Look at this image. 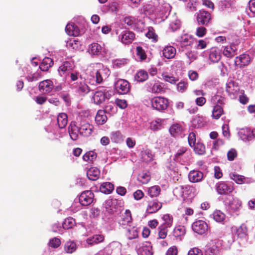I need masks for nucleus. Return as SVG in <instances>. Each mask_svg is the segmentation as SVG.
Listing matches in <instances>:
<instances>
[{"instance_id":"1","label":"nucleus","mask_w":255,"mask_h":255,"mask_svg":"<svg viewBox=\"0 0 255 255\" xmlns=\"http://www.w3.org/2000/svg\"><path fill=\"white\" fill-rule=\"evenodd\" d=\"M150 102L152 107L159 111L166 110L169 105L168 99L162 97H154Z\"/></svg>"},{"instance_id":"2","label":"nucleus","mask_w":255,"mask_h":255,"mask_svg":"<svg viewBox=\"0 0 255 255\" xmlns=\"http://www.w3.org/2000/svg\"><path fill=\"white\" fill-rule=\"evenodd\" d=\"M147 205L146 211L148 214H153L157 212L162 207V203L157 199H150L147 197L145 198Z\"/></svg>"},{"instance_id":"3","label":"nucleus","mask_w":255,"mask_h":255,"mask_svg":"<svg viewBox=\"0 0 255 255\" xmlns=\"http://www.w3.org/2000/svg\"><path fill=\"white\" fill-rule=\"evenodd\" d=\"M111 92L107 89L96 91L93 96L95 104L99 105L103 103L106 99H109L111 96Z\"/></svg>"},{"instance_id":"4","label":"nucleus","mask_w":255,"mask_h":255,"mask_svg":"<svg viewBox=\"0 0 255 255\" xmlns=\"http://www.w3.org/2000/svg\"><path fill=\"white\" fill-rule=\"evenodd\" d=\"M217 193L220 195H229L234 190V187L231 184L223 181L218 182L215 186Z\"/></svg>"},{"instance_id":"5","label":"nucleus","mask_w":255,"mask_h":255,"mask_svg":"<svg viewBox=\"0 0 255 255\" xmlns=\"http://www.w3.org/2000/svg\"><path fill=\"white\" fill-rule=\"evenodd\" d=\"M240 91L238 84L234 81L230 80L226 84V92L232 99L236 98Z\"/></svg>"},{"instance_id":"6","label":"nucleus","mask_w":255,"mask_h":255,"mask_svg":"<svg viewBox=\"0 0 255 255\" xmlns=\"http://www.w3.org/2000/svg\"><path fill=\"white\" fill-rule=\"evenodd\" d=\"M94 197V194L91 191H84L79 197V203L82 206H88L93 202Z\"/></svg>"},{"instance_id":"7","label":"nucleus","mask_w":255,"mask_h":255,"mask_svg":"<svg viewBox=\"0 0 255 255\" xmlns=\"http://www.w3.org/2000/svg\"><path fill=\"white\" fill-rule=\"evenodd\" d=\"M73 88L80 95H84L90 91V88L85 82V80L80 76L79 82H75Z\"/></svg>"},{"instance_id":"8","label":"nucleus","mask_w":255,"mask_h":255,"mask_svg":"<svg viewBox=\"0 0 255 255\" xmlns=\"http://www.w3.org/2000/svg\"><path fill=\"white\" fill-rule=\"evenodd\" d=\"M196 19L199 24L207 26L211 20V14L207 11L201 10L197 13Z\"/></svg>"},{"instance_id":"9","label":"nucleus","mask_w":255,"mask_h":255,"mask_svg":"<svg viewBox=\"0 0 255 255\" xmlns=\"http://www.w3.org/2000/svg\"><path fill=\"white\" fill-rule=\"evenodd\" d=\"M129 83L124 79H119L115 83V88L120 94H126L129 92Z\"/></svg>"},{"instance_id":"10","label":"nucleus","mask_w":255,"mask_h":255,"mask_svg":"<svg viewBox=\"0 0 255 255\" xmlns=\"http://www.w3.org/2000/svg\"><path fill=\"white\" fill-rule=\"evenodd\" d=\"M192 229L194 232L202 235L208 230V225L206 222L202 220H198L193 223Z\"/></svg>"},{"instance_id":"11","label":"nucleus","mask_w":255,"mask_h":255,"mask_svg":"<svg viewBox=\"0 0 255 255\" xmlns=\"http://www.w3.org/2000/svg\"><path fill=\"white\" fill-rule=\"evenodd\" d=\"M225 104L223 99L218 100L217 104L213 107L212 117L216 120L219 119L224 114L223 106Z\"/></svg>"},{"instance_id":"12","label":"nucleus","mask_w":255,"mask_h":255,"mask_svg":"<svg viewBox=\"0 0 255 255\" xmlns=\"http://www.w3.org/2000/svg\"><path fill=\"white\" fill-rule=\"evenodd\" d=\"M250 62V57L247 54H243L239 56H237L234 60L235 66L240 68L248 66Z\"/></svg>"},{"instance_id":"13","label":"nucleus","mask_w":255,"mask_h":255,"mask_svg":"<svg viewBox=\"0 0 255 255\" xmlns=\"http://www.w3.org/2000/svg\"><path fill=\"white\" fill-rule=\"evenodd\" d=\"M38 88L40 92L43 93H48L53 88V82L50 80L42 81L39 83Z\"/></svg>"},{"instance_id":"14","label":"nucleus","mask_w":255,"mask_h":255,"mask_svg":"<svg viewBox=\"0 0 255 255\" xmlns=\"http://www.w3.org/2000/svg\"><path fill=\"white\" fill-rule=\"evenodd\" d=\"M80 134L85 137L89 136L92 133L94 127L89 123H85L78 128Z\"/></svg>"},{"instance_id":"15","label":"nucleus","mask_w":255,"mask_h":255,"mask_svg":"<svg viewBox=\"0 0 255 255\" xmlns=\"http://www.w3.org/2000/svg\"><path fill=\"white\" fill-rule=\"evenodd\" d=\"M121 36V42L125 44L131 43L135 38V34L130 31H125Z\"/></svg>"},{"instance_id":"16","label":"nucleus","mask_w":255,"mask_h":255,"mask_svg":"<svg viewBox=\"0 0 255 255\" xmlns=\"http://www.w3.org/2000/svg\"><path fill=\"white\" fill-rule=\"evenodd\" d=\"M203 178V173L199 170L190 171L188 174V178L190 182L196 183L201 181Z\"/></svg>"},{"instance_id":"17","label":"nucleus","mask_w":255,"mask_h":255,"mask_svg":"<svg viewBox=\"0 0 255 255\" xmlns=\"http://www.w3.org/2000/svg\"><path fill=\"white\" fill-rule=\"evenodd\" d=\"M176 53V49L171 45L165 46L162 50L163 56L167 59L173 58Z\"/></svg>"},{"instance_id":"18","label":"nucleus","mask_w":255,"mask_h":255,"mask_svg":"<svg viewBox=\"0 0 255 255\" xmlns=\"http://www.w3.org/2000/svg\"><path fill=\"white\" fill-rule=\"evenodd\" d=\"M103 48L98 43L93 42L89 46L88 52L92 55H99L101 54Z\"/></svg>"},{"instance_id":"19","label":"nucleus","mask_w":255,"mask_h":255,"mask_svg":"<svg viewBox=\"0 0 255 255\" xmlns=\"http://www.w3.org/2000/svg\"><path fill=\"white\" fill-rule=\"evenodd\" d=\"M87 175L90 180L96 181L100 177V171L98 168L93 167L87 171Z\"/></svg>"},{"instance_id":"20","label":"nucleus","mask_w":255,"mask_h":255,"mask_svg":"<svg viewBox=\"0 0 255 255\" xmlns=\"http://www.w3.org/2000/svg\"><path fill=\"white\" fill-rule=\"evenodd\" d=\"M105 240V236L103 235L96 234L87 239V243L89 245H94L102 243Z\"/></svg>"},{"instance_id":"21","label":"nucleus","mask_w":255,"mask_h":255,"mask_svg":"<svg viewBox=\"0 0 255 255\" xmlns=\"http://www.w3.org/2000/svg\"><path fill=\"white\" fill-rule=\"evenodd\" d=\"M105 110H99L95 117V122L99 125H104L107 121Z\"/></svg>"},{"instance_id":"22","label":"nucleus","mask_w":255,"mask_h":255,"mask_svg":"<svg viewBox=\"0 0 255 255\" xmlns=\"http://www.w3.org/2000/svg\"><path fill=\"white\" fill-rule=\"evenodd\" d=\"M221 55L219 49L216 47L211 48L209 59L213 63L218 62L221 59Z\"/></svg>"},{"instance_id":"23","label":"nucleus","mask_w":255,"mask_h":255,"mask_svg":"<svg viewBox=\"0 0 255 255\" xmlns=\"http://www.w3.org/2000/svg\"><path fill=\"white\" fill-rule=\"evenodd\" d=\"M236 235L238 238L246 239L248 236V228L247 226L243 224L236 229Z\"/></svg>"},{"instance_id":"24","label":"nucleus","mask_w":255,"mask_h":255,"mask_svg":"<svg viewBox=\"0 0 255 255\" xmlns=\"http://www.w3.org/2000/svg\"><path fill=\"white\" fill-rule=\"evenodd\" d=\"M53 65V62L51 58L45 57L40 64L39 68L42 71H47L49 68Z\"/></svg>"},{"instance_id":"25","label":"nucleus","mask_w":255,"mask_h":255,"mask_svg":"<svg viewBox=\"0 0 255 255\" xmlns=\"http://www.w3.org/2000/svg\"><path fill=\"white\" fill-rule=\"evenodd\" d=\"M65 31L68 35L73 36H77L80 33L78 27L74 24H67L65 27Z\"/></svg>"},{"instance_id":"26","label":"nucleus","mask_w":255,"mask_h":255,"mask_svg":"<svg viewBox=\"0 0 255 255\" xmlns=\"http://www.w3.org/2000/svg\"><path fill=\"white\" fill-rule=\"evenodd\" d=\"M237 49L236 48V45L233 44L230 46L226 47L223 51L224 55L229 58H232L235 55L237 54Z\"/></svg>"},{"instance_id":"27","label":"nucleus","mask_w":255,"mask_h":255,"mask_svg":"<svg viewBox=\"0 0 255 255\" xmlns=\"http://www.w3.org/2000/svg\"><path fill=\"white\" fill-rule=\"evenodd\" d=\"M70 64L68 62H65L59 68L58 71L61 76L67 77V75L71 71Z\"/></svg>"},{"instance_id":"28","label":"nucleus","mask_w":255,"mask_h":255,"mask_svg":"<svg viewBox=\"0 0 255 255\" xmlns=\"http://www.w3.org/2000/svg\"><path fill=\"white\" fill-rule=\"evenodd\" d=\"M69 133L71 139L76 140L78 138L79 128L75 124H70L68 127Z\"/></svg>"},{"instance_id":"29","label":"nucleus","mask_w":255,"mask_h":255,"mask_svg":"<svg viewBox=\"0 0 255 255\" xmlns=\"http://www.w3.org/2000/svg\"><path fill=\"white\" fill-rule=\"evenodd\" d=\"M114 189V186L110 182H105L103 183L100 187V191L106 194H110Z\"/></svg>"},{"instance_id":"30","label":"nucleus","mask_w":255,"mask_h":255,"mask_svg":"<svg viewBox=\"0 0 255 255\" xmlns=\"http://www.w3.org/2000/svg\"><path fill=\"white\" fill-rule=\"evenodd\" d=\"M57 121L59 128H65L68 122L67 115L65 113L59 114L58 116Z\"/></svg>"},{"instance_id":"31","label":"nucleus","mask_w":255,"mask_h":255,"mask_svg":"<svg viewBox=\"0 0 255 255\" xmlns=\"http://www.w3.org/2000/svg\"><path fill=\"white\" fill-rule=\"evenodd\" d=\"M141 157L142 160L145 162H149L153 159V155L149 149H146L141 151Z\"/></svg>"},{"instance_id":"32","label":"nucleus","mask_w":255,"mask_h":255,"mask_svg":"<svg viewBox=\"0 0 255 255\" xmlns=\"http://www.w3.org/2000/svg\"><path fill=\"white\" fill-rule=\"evenodd\" d=\"M77 249L76 243L71 241H67L64 245V250L66 253L72 254Z\"/></svg>"},{"instance_id":"33","label":"nucleus","mask_w":255,"mask_h":255,"mask_svg":"<svg viewBox=\"0 0 255 255\" xmlns=\"http://www.w3.org/2000/svg\"><path fill=\"white\" fill-rule=\"evenodd\" d=\"M148 78L147 72L143 70L138 71L134 76L135 79L139 82H143L146 81Z\"/></svg>"},{"instance_id":"34","label":"nucleus","mask_w":255,"mask_h":255,"mask_svg":"<svg viewBox=\"0 0 255 255\" xmlns=\"http://www.w3.org/2000/svg\"><path fill=\"white\" fill-rule=\"evenodd\" d=\"M182 131L183 128L179 124H174L172 125L169 128L170 134L175 137L181 133Z\"/></svg>"},{"instance_id":"35","label":"nucleus","mask_w":255,"mask_h":255,"mask_svg":"<svg viewBox=\"0 0 255 255\" xmlns=\"http://www.w3.org/2000/svg\"><path fill=\"white\" fill-rule=\"evenodd\" d=\"M150 88L151 91L153 93H158L162 91V86L155 81H150L146 84Z\"/></svg>"},{"instance_id":"36","label":"nucleus","mask_w":255,"mask_h":255,"mask_svg":"<svg viewBox=\"0 0 255 255\" xmlns=\"http://www.w3.org/2000/svg\"><path fill=\"white\" fill-rule=\"evenodd\" d=\"M160 187L158 185H155L148 189L147 194L151 198L156 197L160 194Z\"/></svg>"},{"instance_id":"37","label":"nucleus","mask_w":255,"mask_h":255,"mask_svg":"<svg viewBox=\"0 0 255 255\" xmlns=\"http://www.w3.org/2000/svg\"><path fill=\"white\" fill-rule=\"evenodd\" d=\"M150 179V175L148 172H141L137 176L138 181L144 184L148 183Z\"/></svg>"},{"instance_id":"38","label":"nucleus","mask_w":255,"mask_h":255,"mask_svg":"<svg viewBox=\"0 0 255 255\" xmlns=\"http://www.w3.org/2000/svg\"><path fill=\"white\" fill-rule=\"evenodd\" d=\"M97 157V154L93 151H89L85 153L83 156V159L89 163L93 162L94 160L96 159Z\"/></svg>"},{"instance_id":"39","label":"nucleus","mask_w":255,"mask_h":255,"mask_svg":"<svg viewBox=\"0 0 255 255\" xmlns=\"http://www.w3.org/2000/svg\"><path fill=\"white\" fill-rule=\"evenodd\" d=\"M164 223L161 226L166 228H170L172 226L173 223V217L169 214L164 215L162 217Z\"/></svg>"},{"instance_id":"40","label":"nucleus","mask_w":255,"mask_h":255,"mask_svg":"<svg viewBox=\"0 0 255 255\" xmlns=\"http://www.w3.org/2000/svg\"><path fill=\"white\" fill-rule=\"evenodd\" d=\"M213 219L217 222H222L225 219V214L220 210H216L213 213Z\"/></svg>"},{"instance_id":"41","label":"nucleus","mask_w":255,"mask_h":255,"mask_svg":"<svg viewBox=\"0 0 255 255\" xmlns=\"http://www.w3.org/2000/svg\"><path fill=\"white\" fill-rule=\"evenodd\" d=\"M194 150L196 154L199 155H203L205 152V145L200 142H198L195 144V145L193 146Z\"/></svg>"},{"instance_id":"42","label":"nucleus","mask_w":255,"mask_h":255,"mask_svg":"<svg viewBox=\"0 0 255 255\" xmlns=\"http://www.w3.org/2000/svg\"><path fill=\"white\" fill-rule=\"evenodd\" d=\"M185 233V228L184 226H178L174 228L173 235L175 237L177 238L184 236Z\"/></svg>"},{"instance_id":"43","label":"nucleus","mask_w":255,"mask_h":255,"mask_svg":"<svg viewBox=\"0 0 255 255\" xmlns=\"http://www.w3.org/2000/svg\"><path fill=\"white\" fill-rule=\"evenodd\" d=\"M126 235L129 240H132L138 237V232L136 229L132 227L127 229Z\"/></svg>"},{"instance_id":"44","label":"nucleus","mask_w":255,"mask_h":255,"mask_svg":"<svg viewBox=\"0 0 255 255\" xmlns=\"http://www.w3.org/2000/svg\"><path fill=\"white\" fill-rule=\"evenodd\" d=\"M132 220V219L130 211L129 210H126L121 221V224L125 225L127 224L131 223Z\"/></svg>"},{"instance_id":"45","label":"nucleus","mask_w":255,"mask_h":255,"mask_svg":"<svg viewBox=\"0 0 255 255\" xmlns=\"http://www.w3.org/2000/svg\"><path fill=\"white\" fill-rule=\"evenodd\" d=\"M75 225V221L73 218H68L65 219L62 226L65 229H69L72 228Z\"/></svg>"},{"instance_id":"46","label":"nucleus","mask_w":255,"mask_h":255,"mask_svg":"<svg viewBox=\"0 0 255 255\" xmlns=\"http://www.w3.org/2000/svg\"><path fill=\"white\" fill-rule=\"evenodd\" d=\"M230 177L236 183L239 184H243L246 181V178L242 175L232 173L230 174Z\"/></svg>"},{"instance_id":"47","label":"nucleus","mask_w":255,"mask_h":255,"mask_svg":"<svg viewBox=\"0 0 255 255\" xmlns=\"http://www.w3.org/2000/svg\"><path fill=\"white\" fill-rule=\"evenodd\" d=\"M146 36L149 39H151L152 41L156 42L158 41V35L155 33L154 29L152 27L148 28V31L146 34Z\"/></svg>"},{"instance_id":"48","label":"nucleus","mask_w":255,"mask_h":255,"mask_svg":"<svg viewBox=\"0 0 255 255\" xmlns=\"http://www.w3.org/2000/svg\"><path fill=\"white\" fill-rule=\"evenodd\" d=\"M67 46L73 49H77L80 46V41L78 39L72 38L67 42Z\"/></svg>"},{"instance_id":"49","label":"nucleus","mask_w":255,"mask_h":255,"mask_svg":"<svg viewBox=\"0 0 255 255\" xmlns=\"http://www.w3.org/2000/svg\"><path fill=\"white\" fill-rule=\"evenodd\" d=\"M188 87V82L184 81H181L177 85V91L182 93L185 92L187 90Z\"/></svg>"},{"instance_id":"50","label":"nucleus","mask_w":255,"mask_h":255,"mask_svg":"<svg viewBox=\"0 0 255 255\" xmlns=\"http://www.w3.org/2000/svg\"><path fill=\"white\" fill-rule=\"evenodd\" d=\"M61 244V241L59 239L54 237L52 239L50 240L48 243L49 247L52 248H57L60 246Z\"/></svg>"},{"instance_id":"51","label":"nucleus","mask_w":255,"mask_h":255,"mask_svg":"<svg viewBox=\"0 0 255 255\" xmlns=\"http://www.w3.org/2000/svg\"><path fill=\"white\" fill-rule=\"evenodd\" d=\"M136 55L142 61L145 60L147 56L144 49L140 46H137L136 48Z\"/></svg>"},{"instance_id":"52","label":"nucleus","mask_w":255,"mask_h":255,"mask_svg":"<svg viewBox=\"0 0 255 255\" xmlns=\"http://www.w3.org/2000/svg\"><path fill=\"white\" fill-rule=\"evenodd\" d=\"M151 247L150 246H142L140 249V255H153L151 251Z\"/></svg>"},{"instance_id":"53","label":"nucleus","mask_w":255,"mask_h":255,"mask_svg":"<svg viewBox=\"0 0 255 255\" xmlns=\"http://www.w3.org/2000/svg\"><path fill=\"white\" fill-rule=\"evenodd\" d=\"M161 120L157 119L152 121L150 123V128L153 130H156L158 129L161 125Z\"/></svg>"},{"instance_id":"54","label":"nucleus","mask_w":255,"mask_h":255,"mask_svg":"<svg viewBox=\"0 0 255 255\" xmlns=\"http://www.w3.org/2000/svg\"><path fill=\"white\" fill-rule=\"evenodd\" d=\"M249 98L245 94L244 90H241L239 92V101L240 102L244 105L247 104L249 102Z\"/></svg>"},{"instance_id":"55","label":"nucleus","mask_w":255,"mask_h":255,"mask_svg":"<svg viewBox=\"0 0 255 255\" xmlns=\"http://www.w3.org/2000/svg\"><path fill=\"white\" fill-rule=\"evenodd\" d=\"M217 247L213 246L206 249L205 253L206 255H216L218 253Z\"/></svg>"},{"instance_id":"56","label":"nucleus","mask_w":255,"mask_h":255,"mask_svg":"<svg viewBox=\"0 0 255 255\" xmlns=\"http://www.w3.org/2000/svg\"><path fill=\"white\" fill-rule=\"evenodd\" d=\"M188 141L191 147H193L195 145L196 143V133L195 132H191L189 134Z\"/></svg>"},{"instance_id":"57","label":"nucleus","mask_w":255,"mask_h":255,"mask_svg":"<svg viewBox=\"0 0 255 255\" xmlns=\"http://www.w3.org/2000/svg\"><path fill=\"white\" fill-rule=\"evenodd\" d=\"M123 21L128 26H132L135 24V19L133 17L128 16L124 18Z\"/></svg>"},{"instance_id":"58","label":"nucleus","mask_w":255,"mask_h":255,"mask_svg":"<svg viewBox=\"0 0 255 255\" xmlns=\"http://www.w3.org/2000/svg\"><path fill=\"white\" fill-rule=\"evenodd\" d=\"M162 76L163 79L166 82H168L172 84H175L178 80L177 79L175 78V77L165 74H162Z\"/></svg>"},{"instance_id":"59","label":"nucleus","mask_w":255,"mask_h":255,"mask_svg":"<svg viewBox=\"0 0 255 255\" xmlns=\"http://www.w3.org/2000/svg\"><path fill=\"white\" fill-rule=\"evenodd\" d=\"M180 42L185 46L190 45L192 43V39L187 35H185L181 37Z\"/></svg>"},{"instance_id":"60","label":"nucleus","mask_w":255,"mask_h":255,"mask_svg":"<svg viewBox=\"0 0 255 255\" xmlns=\"http://www.w3.org/2000/svg\"><path fill=\"white\" fill-rule=\"evenodd\" d=\"M159 232L158 236L160 239H165L167 235L168 230L167 228H164L162 226H160L159 227Z\"/></svg>"},{"instance_id":"61","label":"nucleus","mask_w":255,"mask_h":255,"mask_svg":"<svg viewBox=\"0 0 255 255\" xmlns=\"http://www.w3.org/2000/svg\"><path fill=\"white\" fill-rule=\"evenodd\" d=\"M80 76L81 75H80L79 73L76 71H70L67 75V76H69L70 78V80L72 82H75L78 80L79 78H80Z\"/></svg>"},{"instance_id":"62","label":"nucleus","mask_w":255,"mask_h":255,"mask_svg":"<svg viewBox=\"0 0 255 255\" xmlns=\"http://www.w3.org/2000/svg\"><path fill=\"white\" fill-rule=\"evenodd\" d=\"M180 23L179 20H176L170 23L169 27L172 31H175L180 28Z\"/></svg>"},{"instance_id":"63","label":"nucleus","mask_w":255,"mask_h":255,"mask_svg":"<svg viewBox=\"0 0 255 255\" xmlns=\"http://www.w3.org/2000/svg\"><path fill=\"white\" fill-rule=\"evenodd\" d=\"M237 156V151L235 149H231L227 153L228 159L229 161H233Z\"/></svg>"},{"instance_id":"64","label":"nucleus","mask_w":255,"mask_h":255,"mask_svg":"<svg viewBox=\"0 0 255 255\" xmlns=\"http://www.w3.org/2000/svg\"><path fill=\"white\" fill-rule=\"evenodd\" d=\"M188 255H203V253L200 249L194 248L189 250Z\"/></svg>"}]
</instances>
